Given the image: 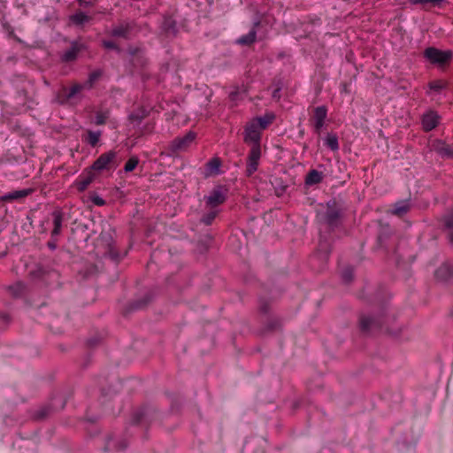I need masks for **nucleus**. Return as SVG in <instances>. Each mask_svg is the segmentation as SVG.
<instances>
[{
	"instance_id": "obj_1",
	"label": "nucleus",
	"mask_w": 453,
	"mask_h": 453,
	"mask_svg": "<svg viewBox=\"0 0 453 453\" xmlns=\"http://www.w3.org/2000/svg\"><path fill=\"white\" fill-rule=\"evenodd\" d=\"M275 118L273 112H266L263 116L253 118L244 127L243 142L250 146L246 158L245 174L247 177H251L258 169L262 156V131L265 130Z\"/></svg>"
},
{
	"instance_id": "obj_2",
	"label": "nucleus",
	"mask_w": 453,
	"mask_h": 453,
	"mask_svg": "<svg viewBox=\"0 0 453 453\" xmlns=\"http://www.w3.org/2000/svg\"><path fill=\"white\" fill-rule=\"evenodd\" d=\"M387 316L384 311H380L378 314H360L358 319V326L361 333L365 334H375L385 329Z\"/></svg>"
},
{
	"instance_id": "obj_3",
	"label": "nucleus",
	"mask_w": 453,
	"mask_h": 453,
	"mask_svg": "<svg viewBox=\"0 0 453 453\" xmlns=\"http://www.w3.org/2000/svg\"><path fill=\"white\" fill-rule=\"evenodd\" d=\"M326 207L323 216L324 222L330 231H334L342 225L343 217L342 206L335 198H332L326 202Z\"/></svg>"
},
{
	"instance_id": "obj_4",
	"label": "nucleus",
	"mask_w": 453,
	"mask_h": 453,
	"mask_svg": "<svg viewBox=\"0 0 453 453\" xmlns=\"http://www.w3.org/2000/svg\"><path fill=\"white\" fill-rule=\"evenodd\" d=\"M424 58L432 65L443 67L451 62L453 51L451 50H441L435 47H427L423 52Z\"/></svg>"
},
{
	"instance_id": "obj_5",
	"label": "nucleus",
	"mask_w": 453,
	"mask_h": 453,
	"mask_svg": "<svg viewBox=\"0 0 453 453\" xmlns=\"http://www.w3.org/2000/svg\"><path fill=\"white\" fill-rule=\"evenodd\" d=\"M139 32L140 28L135 20H125L114 26L110 32V35L128 41L136 36Z\"/></svg>"
},
{
	"instance_id": "obj_6",
	"label": "nucleus",
	"mask_w": 453,
	"mask_h": 453,
	"mask_svg": "<svg viewBox=\"0 0 453 453\" xmlns=\"http://www.w3.org/2000/svg\"><path fill=\"white\" fill-rule=\"evenodd\" d=\"M117 152L109 150L101 154L90 166V170L94 172H102L111 170L116 167Z\"/></svg>"
},
{
	"instance_id": "obj_7",
	"label": "nucleus",
	"mask_w": 453,
	"mask_h": 453,
	"mask_svg": "<svg viewBox=\"0 0 453 453\" xmlns=\"http://www.w3.org/2000/svg\"><path fill=\"white\" fill-rule=\"evenodd\" d=\"M229 188L226 185H218L206 196V204L211 208L223 204L228 197Z\"/></svg>"
},
{
	"instance_id": "obj_8",
	"label": "nucleus",
	"mask_w": 453,
	"mask_h": 453,
	"mask_svg": "<svg viewBox=\"0 0 453 453\" xmlns=\"http://www.w3.org/2000/svg\"><path fill=\"white\" fill-rule=\"evenodd\" d=\"M83 89L84 85L80 83L73 84V86L70 88H68L65 86H62L56 93V101L59 104L64 105Z\"/></svg>"
},
{
	"instance_id": "obj_9",
	"label": "nucleus",
	"mask_w": 453,
	"mask_h": 453,
	"mask_svg": "<svg viewBox=\"0 0 453 453\" xmlns=\"http://www.w3.org/2000/svg\"><path fill=\"white\" fill-rule=\"evenodd\" d=\"M441 117L434 110H428L421 117L422 130L426 133L435 129L441 123Z\"/></svg>"
},
{
	"instance_id": "obj_10",
	"label": "nucleus",
	"mask_w": 453,
	"mask_h": 453,
	"mask_svg": "<svg viewBox=\"0 0 453 453\" xmlns=\"http://www.w3.org/2000/svg\"><path fill=\"white\" fill-rule=\"evenodd\" d=\"M327 107L321 105L314 108L311 121L313 122L314 132L319 135L322 131V127L325 125L326 119L327 117Z\"/></svg>"
},
{
	"instance_id": "obj_11",
	"label": "nucleus",
	"mask_w": 453,
	"mask_h": 453,
	"mask_svg": "<svg viewBox=\"0 0 453 453\" xmlns=\"http://www.w3.org/2000/svg\"><path fill=\"white\" fill-rule=\"evenodd\" d=\"M432 150L443 159H453V144L441 139H435L432 143Z\"/></svg>"
},
{
	"instance_id": "obj_12",
	"label": "nucleus",
	"mask_w": 453,
	"mask_h": 453,
	"mask_svg": "<svg viewBox=\"0 0 453 453\" xmlns=\"http://www.w3.org/2000/svg\"><path fill=\"white\" fill-rule=\"evenodd\" d=\"M196 134L189 131L182 137H176L171 143L173 152L186 150L196 139Z\"/></svg>"
},
{
	"instance_id": "obj_13",
	"label": "nucleus",
	"mask_w": 453,
	"mask_h": 453,
	"mask_svg": "<svg viewBox=\"0 0 453 453\" xmlns=\"http://www.w3.org/2000/svg\"><path fill=\"white\" fill-rule=\"evenodd\" d=\"M52 222H53V229L50 233L51 238H57L62 231L63 222L65 220V213L62 209L58 208L55 209L51 212Z\"/></svg>"
},
{
	"instance_id": "obj_14",
	"label": "nucleus",
	"mask_w": 453,
	"mask_h": 453,
	"mask_svg": "<svg viewBox=\"0 0 453 453\" xmlns=\"http://www.w3.org/2000/svg\"><path fill=\"white\" fill-rule=\"evenodd\" d=\"M83 44L78 42L77 41H73L71 43V47L66 50L60 57V59L64 63H69L76 60L79 53L83 50Z\"/></svg>"
},
{
	"instance_id": "obj_15",
	"label": "nucleus",
	"mask_w": 453,
	"mask_h": 453,
	"mask_svg": "<svg viewBox=\"0 0 453 453\" xmlns=\"http://www.w3.org/2000/svg\"><path fill=\"white\" fill-rule=\"evenodd\" d=\"M94 180L95 173L89 170L86 173L81 174L74 181L73 186L80 193H81L88 188V187L93 182Z\"/></svg>"
},
{
	"instance_id": "obj_16",
	"label": "nucleus",
	"mask_w": 453,
	"mask_h": 453,
	"mask_svg": "<svg viewBox=\"0 0 453 453\" xmlns=\"http://www.w3.org/2000/svg\"><path fill=\"white\" fill-rule=\"evenodd\" d=\"M436 280L448 282L453 280V265L449 263H444L438 267L434 273Z\"/></svg>"
},
{
	"instance_id": "obj_17",
	"label": "nucleus",
	"mask_w": 453,
	"mask_h": 453,
	"mask_svg": "<svg viewBox=\"0 0 453 453\" xmlns=\"http://www.w3.org/2000/svg\"><path fill=\"white\" fill-rule=\"evenodd\" d=\"M32 188H25L21 190H14L12 192H9L7 194H4L0 196V202L2 203H12L16 200H20L22 198H25L31 195L33 193Z\"/></svg>"
},
{
	"instance_id": "obj_18",
	"label": "nucleus",
	"mask_w": 453,
	"mask_h": 453,
	"mask_svg": "<svg viewBox=\"0 0 453 453\" xmlns=\"http://www.w3.org/2000/svg\"><path fill=\"white\" fill-rule=\"evenodd\" d=\"M411 207L410 200H401L394 204L391 213L397 217H403L410 211Z\"/></svg>"
},
{
	"instance_id": "obj_19",
	"label": "nucleus",
	"mask_w": 453,
	"mask_h": 453,
	"mask_svg": "<svg viewBox=\"0 0 453 453\" xmlns=\"http://www.w3.org/2000/svg\"><path fill=\"white\" fill-rule=\"evenodd\" d=\"M324 175L322 172L312 169L305 176L304 182L308 186L319 184L323 180Z\"/></svg>"
},
{
	"instance_id": "obj_20",
	"label": "nucleus",
	"mask_w": 453,
	"mask_h": 453,
	"mask_svg": "<svg viewBox=\"0 0 453 453\" xmlns=\"http://www.w3.org/2000/svg\"><path fill=\"white\" fill-rule=\"evenodd\" d=\"M69 20L72 24H73L77 27H81L85 23L89 22L91 20V17L87 15L86 13H84L81 11H78L74 14H72L69 17Z\"/></svg>"
},
{
	"instance_id": "obj_21",
	"label": "nucleus",
	"mask_w": 453,
	"mask_h": 453,
	"mask_svg": "<svg viewBox=\"0 0 453 453\" xmlns=\"http://www.w3.org/2000/svg\"><path fill=\"white\" fill-rule=\"evenodd\" d=\"M281 327H282L281 319L278 317H272V318H269L267 322L265 323L264 328L262 329V334L280 330V329H281Z\"/></svg>"
},
{
	"instance_id": "obj_22",
	"label": "nucleus",
	"mask_w": 453,
	"mask_h": 453,
	"mask_svg": "<svg viewBox=\"0 0 453 453\" xmlns=\"http://www.w3.org/2000/svg\"><path fill=\"white\" fill-rule=\"evenodd\" d=\"M162 29L168 35H176L178 33L177 22L172 17H165Z\"/></svg>"
},
{
	"instance_id": "obj_23",
	"label": "nucleus",
	"mask_w": 453,
	"mask_h": 453,
	"mask_svg": "<svg viewBox=\"0 0 453 453\" xmlns=\"http://www.w3.org/2000/svg\"><path fill=\"white\" fill-rule=\"evenodd\" d=\"M101 134L102 133L100 131L87 130L86 136L83 137V141L94 148L97 146Z\"/></svg>"
},
{
	"instance_id": "obj_24",
	"label": "nucleus",
	"mask_w": 453,
	"mask_h": 453,
	"mask_svg": "<svg viewBox=\"0 0 453 453\" xmlns=\"http://www.w3.org/2000/svg\"><path fill=\"white\" fill-rule=\"evenodd\" d=\"M257 41V31H250L248 34L242 35L236 41L240 45L250 46Z\"/></svg>"
},
{
	"instance_id": "obj_25",
	"label": "nucleus",
	"mask_w": 453,
	"mask_h": 453,
	"mask_svg": "<svg viewBox=\"0 0 453 453\" xmlns=\"http://www.w3.org/2000/svg\"><path fill=\"white\" fill-rule=\"evenodd\" d=\"M221 165V159L218 157H214L206 163V170L210 172V173L218 174Z\"/></svg>"
},
{
	"instance_id": "obj_26",
	"label": "nucleus",
	"mask_w": 453,
	"mask_h": 453,
	"mask_svg": "<svg viewBox=\"0 0 453 453\" xmlns=\"http://www.w3.org/2000/svg\"><path fill=\"white\" fill-rule=\"evenodd\" d=\"M409 3L413 5L429 4L433 7L441 8L445 4H448V0H409Z\"/></svg>"
},
{
	"instance_id": "obj_27",
	"label": "nucleus",
	"mask_w": 453,
	"mask_h": 453,
	"mask_svg": "<svg viewBox=\"0 0 453 453\" xmlns=\"http://www.w3.org/2000/svg\"><path fill=\"white\" fill-rule=\"evenodd\" d=\"M127 447V441L125 440H121L118 443L112 444L111 443V439L109 438V440L107 441V442H106V444H105V446L104 448V450L105 452H108V451H111V450L119 451V450L125 449Z\"/></svg>"
},
{
	"instance_id": "obj_28",
	"label": "nucleus",
	"mask_w": 453,
	"mask_h": 453,
	"mask_svg": "<svg viewBox=\"0 0 453 453\" xmlns=\"http://www.w3.org/2000/svg\"><path fill=\"white\" fill-rule=\"evenodd\" d=\"M51 411L52 408L50 405H43L34 413L33 418L35 420H42L50 416Z\"/></svg>"
},
{
	"instance_id": "obj_29",
	"label": "nucleus",
	"mask_w": 453,
	"mask_h": 453,
	"mask_svg": "<svg viewBox=\"0 0 453 453\" xmlns=\"http://www.w3.org/2000/svg\"><path fill=\"white\" fill-rule=\"evenodd\" d=\"M325 145L333 151L339 150L338 137L335 134H328L325 139Z\"/></svg>"
},
{
	"instance_id": "obj_30",
	"label": "nucleus",
	"mask_w": 453,
	"mask_h": 453,
	"mask_svg": "<svg viewBox=\"0 0 453 453\" xmlns=\"http://www.w3.org/2000/svg\"><path fill=\"white\" fill-rule=\"evenodd\" d=\"M147 116L144 109H140L129 114L128 119L132 123L140 124Z\"/></svg>"
},
{
	"instance_id": "obj_31",
	"label": "nucleus",
	"mask_w": 453,
	"mask_h": 453,
	"mask_svg": "<svg viewBox=\"0 0 453 453\" xmlns=\"http://www.w3.org/2000/svg\"><path fill=\"white\" fill-rule=\"evenodd\" d=\"M447 86L448 82L444 80H434L428 83L429 88L438 93L446 88Z\"/></svg>"
},
{
	"instance_id": "obj_32",
	"label": "nucleus",
	"mask_w": 453,
	"mask_h": 453,
	"mask_svg": "<svg viewBox=\"0 0 453 453\" xmlns=\"http://www.w3.org/2000/svg\"><path fill=\"white\" fill-rule=\"evenodd\" d=\"M138 164H139V158L136 156H132L126 162V164L124 165V171L126 173H130L136 168Z\"/></svg>"
},
{
	"instance_id": "obj_33",
	"label": "nucleus",
	"mask_w": 453,
	"mask_h": 453,
	"mask_svg": "<svg viewBox=\"0 0 453 453\" xmlns=\"http://www.w3.org/2000/svg\"><path fill=\"white\" fill-rule=\"evenodd\" d=\"M441 222L443 224V227L448 232L453 230V211L449 213L444 215L441 219Z\"/></svg>"
},
{
	"instance_id": "obj_34",
	"label": "nucleus",
	"mask_w": 453,
	"mask_h": 453,
	"mask_svg": "<svg viewBox=\"0 0 453 453\" xmlns=\"http://www.w3.org/2000/svg\"><path fill=\"white\" fill-rule=\"evenodd\" d=\"M102 46L105 50H111L118 53H120L122 51L119 45L112 40H102Z\"/></svg>"
},
{
	"instance_id": "obj_35",
	"label": "nucleus",
	"mask_w": 453,
	"mask_h": 453,
	"mask_svg": "<svg viewBox=\"0 0 453 453\" xmlns=\"http://www.w3.org/2000/svg\"><path fill=\"white\" fill-rule=\"evenodd\" d=\"M150 302V298L149 297H144L141 300H137L134 303H132L129 306V310L130 311H137V310H142L143 308H145L147 306V304L149 303Z\"/></svg>"
},
{
	"instance_id": "obj_36",
	"label": "nucleus",
	"mask_w": 453,
	"mask_h": 453,
	"mask_svg": "<svg viewBox=\"0 0 453 453\" xmlns=\"http://www.w3.org/2000/svg\"><path fill=\"white\" fill-rule=\"evenodd\" d=\"M218 215V211H209L203 215L200 222L205 226H211Z\"/></svg>"
},
{
	"instance_id": "obj_37",
	"label": "nucleus",
	"mask_w": 453,
	"mask_h": 453,
	"mask_svg": "<svg viewBox=\"0 0 453 453\" xmlns=\"http://www.w3.org/2000/svg\"><path fill=\"white\" fill-rule=\"evenodd\" d=\"M102 72L100 70L93 71L89 73L88 79L85 86H88V88H92L94 83L101 77Z\"/></svg>"
},
{
	"instance_id": "obj_38",
	"label": "nucleus",
	"mask_w": 453,
	"mask_h": 453,
	"mask_svg": "<svg viewBox=\"0 0 453 453\" xmlns=\"http://www.w3.org/2000/svg\"><path fill=\"white\" fill-rule=\"evenodd\" d=\"M24 288H25V287L21 282H18L15 285L9 287L10 292L15 297L21 296L24 292Z\"/></svg>"
},
{
	"instance_id": "obj_39",
	"label": "nucleus",
	"mask_w": 453,
	"mask_h": 453,
	"mask_svg": "<svg viewBox=\"0 0 453 453\" xmlns=\"http://www.w3.org/2000/svg\"><path fill=\"white\" fill-rule=\"evenodd\" d=\"M144 416H145V410L144 409L137 410L133 414L132 424L133 425H139L142 421Z\"/></svg>"
},
{
	"instance_id": "obj_40",
	"label": "nucleus",
	"mask_w": 453,
	"mask_h": 453,
	"mask_svg": "<svg viewBox=\"0 0 453 453\" xmlns=\"http://www.w3.org/2000/svg\"><path fill=\"white\" fill-rule=\"evenodd\" d=\"M342 278L345 283H349L354 278V272L352 267H346L342 273Z\"/></svg>"
},
{
	"instance_id": "obj_41",
	"label": "nucleus",
	"mask_w": 453,
	"mask_h": 453,
	"mask_svg": "<svg viewBox=\"0 0 453 453\" xmlns=\"http://www.w3.org/2000/svg\"><path fill=\"white\" fill-rule=\"evenodd\" d=\"M108 119V113L104 111H98L95 116V124L97 126H101L105 124L106 119Z\"/></svg>"
},
{
	"instance_id": "obj_42",
	"label": "nucleus",
	"mask_w": 453,
	"mask_h": 453,
	"mask_svg": "<svg viewBox=\"0 0 453 453\" xmlns=\"http://www.w3.org/2000/svg\"><path fill=\"white\" fill-rule=\"evenodd\" d=\"M331 253V250L330 249H327V248H324V244L320 242H319V252L317 255L314 256V257H321L325 259H328V257Z\"/></svg>"
},
{
	"instance_id": "obj_43",
	"label": "nucleus",
	"mask_w": 453,
	"mask_h": 453,
	"mask_svg": "<svg viewBox=\"0 0 453 453\" xmlns=\"http://www.w3.org/2000/svg\"><path fill=\"white\" fill-rule=\"evenodd\" d=\"M304 23L315 26L321 23V19L317 15H308L304 19Z\"/></svg>"
},
{
	"instance_id": "obj_44",
	"label": "nucleus",
	"mask_w": 453,
	"mask_h": 453,
	"mask_svg": "<svg viewBox=\"0 0 453 453\" xmlns=\"http://www.w3.org/2000/svg\"><path fill=\"white\" fill-rule=\"evenodd\" d=\"M259 311L263 314H267L270 311V303L265 299L259 300Z\"/></svg>"
},
{
	"instance_id": "obj_45",
	"label": "nucleus",
	"mask_w": 453,
	"mask_h": 453,
	"mask_svg": "<svg viewBox=\"0 0 453 453\" xmlns=\"http://www.w3.org/2000/svg\"><path fill=\"white\" fill-rule=\"evenodd\" d=\"M280 91H281V84L280 82H279L277 85H276V88L273 89V93H272V96L273 99L279 101L280 99Z\"/></svg>"
},
{
	"instance_id": "obj_46",
	"label": "nucleus",
	"mask_w": 453,
	"mask_h": 453,
	"mask_svg": "<svg viewBox=\"0 0 453 453\" xmlns=\"http://www.w3.org/2000/svg\"><path fill=\"white\" fill-rule=\"evenodd\" d=\"M108 254L111 260L116 262L119 261V255L112 247L109 248Z\"/></svg>"
},
{
	"instance_id": "obj_47",
	"label": "nucleus",
	"mask_w": 453,
	"mask_h": 453,
	"mask_svg": "<svg viewBox=\"0 0 453 453\" xmlns=\"http://www.w3.org/2000/svg\"><path fill=\"white\" fill-rule=\"evenodd\" d=\"M91 201L97 206H103L105 204V201L98 196H93L91 198Z\"/></svg>"
},
{
	"instance_id": "obj_48",
	"label": "nucleus",
	"mask_w": 453,
	"mask_h": 453,
	"mask_svg": "<svg viewBox=\"0 0 453 453\" xmlns=\"http://www.w3.org/2000/svg\"><path fill=\"white\" fill-rule=\"evenodd\" d=\"M77 3L78 4L81 6V7H84V8H87V7H90V6H93L94 5V3L92 1H88V0H77Z\"/></svg>"
},
{
	"instance_id": "obj_49",
	"label": "nucleus",
	"mask_w": 453,
	"mask_h": 453,
	"mask_svg": "<svg viewBox=\"0 0 453 453\" xmlns=\"http://www.w3.org/2000/svg\"><path fill=\"white\" fill-rule=\"evenodd\" d=\"M141 51V48L139 47H132L130 46L128 48V53L130 56L132 57H134L135 55H137L139 52Z\"/></svg>"
},
{
	"instance_id": "obj_50",
	"label": "nucleus",
	"mask_w": 453,
	"mask_h": 453,
	"mask_svg": "<svg viewBox=\"0 0 453 453\" xmlns=\"http://www.w3.org/2000/svg\"><path fill=\"white\" fill-rule=\"evenodd\" d=\"M261 26V19L259 18H256L253 21L252 27L250 31H257V28Z\"/></svg>"
},
{
	"instance_id": "obj_51",
	"label": "nucleus",
	"mask_w": 453,
	"mask_h": 453,
	"mask_svg": "<svg viewBox=\"0 0 453 453\" xmlns=\"http://www.w3.org/2000/svg\"><path fill=\"white\" fill-rule=\"evenodd\" d=\"M349 85L347 82L342 83L341 84V93L349 94L350 91H349Z\"/></svg>"
},
{
	"instance_id": "obj_52",
	"label": "nucleus",
	"mask_w": 453,
	"mask_h": 453,
	"mask_svg": "<svg viewBox=\"0 0 453 453\" xmlns=\"http://www.w3.org/2000/svg\"><path fill=\"white\" fill-rule=\"evenodd\" d=\"M8 35L12 38H13L14 40H16L17 42H21V40L15 35L13 29H11L9 32H8Z\"/></svg>"
},
{
	"instance_id": "obj_53",
	"label": "nucleus",
	"mask_w": 453,
	"mask_h": 453,
	"mask_svg": "<svg viewBox=\"0 0 453 453\" xmlns=\"http://www.w3.org/2000/svg\"><path fill=\"white\" fill-rule=\"evenodd\" d=\"M54 241L52 242H48V247L50 249V250H55L57 248V244H56V242H57V238H52Z\"/></svg>"
},
{
	"instance_id": "obj_54",
	"label": "nucleus",
	"mask_w": 453,
	"mask_h": 453,
	"mask_svg": "<svg viewBox=\"0 0 453 453\" xmlns=\"http://www.w3.org/2000/svg\"><path fill=\"white\" fill-rule=\"evenodd\" d=\"M0 319L4 322H8L10 320V316L7 313L1 312Z\"/></svg>"
},
{
	"instance_id": "obj_55",
	"label": "nucleus",
	"mask_w": 453,
	"mask_h": 453,
	"mask_svg": "<svg viewBox=\"0 0 453 453\" xmlns=\"http://www.w3.org/2000/svg\"><path fill=\"white\" fill-rule=\"evenodd\" d=\"M447 237H448V240H449V243L451 245H453V230L448 232Z\"/></svg>"
},
{
	"instance_id": "obj_56",
	"label": "nucleus",
	"mask_w": 453,
	"mask_h": 453,
	"mask_svg": "<svg viewBox=\"0 0 453 453\" xmlns=\"http://www.w3.org/2000/svg\"><path fill=\"white\" fill-rule=\"evenodd\" d=\"M96 344H97V341H96V340H95V339H89V340H88V345L89 347H94V346H96Z\"/></svg>"
},
{
	"instance_id": "obj_57",
	"label": "nucleus",
	"mask_w": 453,
	"mask_h": 453,
	"mask_svg": "<svg viewBox=\"0 0 453 453\" xmlns=\"http://www.w3.org/2000/svg\"><path fill=\"white\" fill-rule=\"evenodd\" d=\"M238 92H231L230 95H229V97L231 100H234L236 96H237Z\"/></svg>"
},
{
	"instance_id": "obj_58",
	"label": "nucleus",
	"mask_w": 453,
	"mask_h": 453,
	"mask_svg": "<svg viewBox=\"0 0 453 453\" xmlns=\"http://www.w3.org/2000/svg\"><path fill=\"white\" fill-rule=\"evenodd\" d=\"M451 316H452V318H453V310L451 311Z\"/></svg>"
}]
</instances>
